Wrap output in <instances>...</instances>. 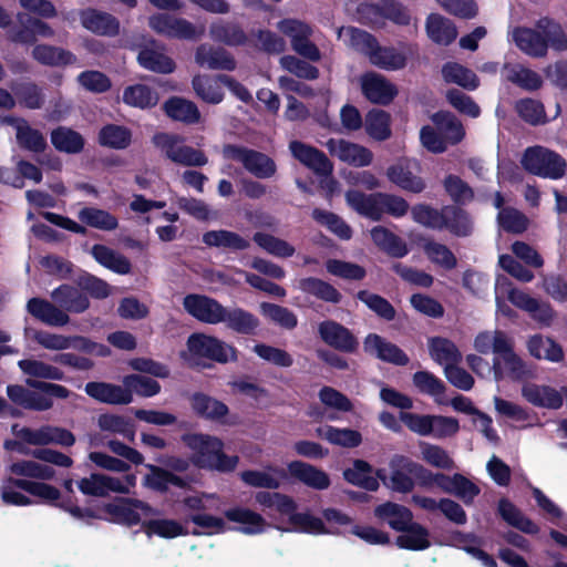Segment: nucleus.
<instances>
[{"instance_id": "f257e3e1", "label": "nucleus", "mask_w": 567, "mask_h": 567, "mask_svg": "<svg viewBox=\"0 0 567 567\" xmlns=\"http://www.w3.org/2000/svg\"><path fill=\"white\" fill-rule=\"evenodd\" d=\"M181 441L193 452V455L189 458L167 456L164 465L173 473L187 472L190 464L200 470L230 473L239 463L237 455H227L224 452V442L217 436L206 433H184Z\"/></svg>"}, {"instance_id": "f03ea898", "label": "nucleus", "mask_w": 567, "mask_h": 567, "mask_svg": "<svg viewBox=\"0 0 567 567\" xmlns=\"http://www.w3.org/2000/svg\"><path fill=\"white\" fill-rule=\"evenodd\" d=\"M414 223L433 230H446L457 238H466L474 233V219L462 206L444 205L435 208L430 204L420 203L411 207Z\"/></svg>"}, {"instance_id": "7ed1b4c3", "label": "nucleus", "mask_w": 567, "mask_h": 567, "mask_svg": "<svg viewBox=\"0 0 567 567\" xmlns=\"http://www.w3.org/2000/svg\"><path fill=\"white\" fill-rule=\"evenodd\" d=\"M516 47L532 58H544L548 48L556 51L567 50V34L556 20L543 17L535 28L517 27L513 31Z\"/></svg>"}, {"instance_id": "20e7f679", "label": "nucleus", "mask_w": 567, "mask_h": 567, "mask_svg": "<svg viewBox=\"0 0 567 567\" xmlns=\"http://www.w3.org/2000/svg\"><path fill=\"white\" fill-rule=\"evenodd\" d=\"M27 385L9 384L7 395L9 400L25 410L43 412L53 408V398L65 400L71 391L64 385L42 380L27 379Z\"/></svg>"}, {"instance_id": "39448f33", "label": "nucleus", "mask_w": 567, "mask_h": 567, "mask_svg": "<svg viewBox=\"0 0 567 567\" xmlns=\"http://www.w3.org/2000/svg\"><path fill=\"white\" fill-rule=\"evenodd\" d=\"M520 164L527 173L550 179L561 178L567 168V163L561 155L540 145L527 147Z\"/></svg>"}, {"instance_id": "423d86ee", "label": "nucleus", "mask_w": 567, "mask_h": 567, "mask_svg": "<svg viewBox=\"0 0 567 567\" xmlns=\"http://www.w3.org/2000/svg\"><path fill=\"white\" fill-rule=\"evenodd\" d=\"M225 159L241 163L244 168L257 178H270L277 172L275 161L267 154L237 144H225L221 150Z\"/></svg>"}, {"instance_id": "0eeeda50", "label": "nucleus", "mask_w": 567, "mask_h": 567, "mask_svg": "<svg viewBox=\"0 0 567 567\" xmlns=\"http://www.w3.org/2000/svg\"><path fill=\"white\" fill-rule=\"evenodd\" d=\"M187 348L193 357L208 359L220 364L238 360V350L215 336L193 333L188 337Z\"/></svg>"}, {"instance_id": "6e6552de", "label": "nucleus", "mask_w": 567, "mask_h": 567, "mask_svg": "<svg viewBox=\"0 0 567 567\" xmlns=\"http://www.w3.org/2000/svg\"><path fill=\"white\" fill-rule=\"evenodd\" d=\"M152 141L168 159L176 164L202 167L208 163V157L203 151L188 145H178L181 137L176 134L156 133Z\"/></svg>"}, {"instance_id": "1a4fd4ad", "label": "nucleus", "mask_w": 567, "mask_h": 567, "mask_svg": "<svg viewBox=\"0 0 567 567\" xmlns=\"http://www.w3.org/2000/svg\"><path fill=\"white\" fill-rule=\"evenodd\" d=\"M150 28L159 35L168 39L197 40L205 32L202 27L197 29L184 18H177L168 13H155L148 18Z\"/></svg>"}, {"instance_id": "9d476101", "label": "nucleus", "mask_w": 567, "mask_h": 567, "mask_svg": "<svg viewBox=\"0 0 567 567\" xmlns=\"http://www.w3.org/2000/svg\"><path fill=\"white\" fill-rule=\"evenodd\" d=\"M102 512L110 516V522L134 526L141 523V511L144 515L154 514L153 507L141 499L130 497H116L114 502L106 503L102 506Z\"/></svg>"}, {"instance_id": "9b49d317", "label": "nucleus", "mask_w": 567, "mask_h": 567, "mask_svg": "<svg viewBox=\"0 0 567 567\" xmlns=\"http://www.w3.org/2000/svg\"><path fill=\"white\" fill-rule=\"evenodd\" d=\"M412 465H415V461L404 455H395L390 461V475L385 474V470H378L377 475L388 488L396 493L408 494L415 487Z\"/></svg>"}, {"instance_id": "f8f14e48", "label": "nucleus", "mask_w": 567, "mask_h": 567, "mask_svg": "<svg viewBox=\"0 0 567 567\" xmlns=\"http://www.w3.org/2000/svg\"><path fill=\"white\" fill-rule=\"evenodd\" d=\"M183 307L189 316L206 324L221 323L226 308L217 299L200 293L186 295Z\"/></svg>"}, {"instance_id": "ddd939ff", "label": "nucleus", "mask_w": 567, "mask_h": 567, "mask_svg": "<svg viewBox=\"0 0 567 567\" xmlns=\"http://www.w3.org/2000/svg\"><path fill=\"white\" fill-rule=\"evenodd\" d=\"M32 496L39 497L47 504L68 512L76 519L102 518V516L96 514L93 509L78 506L72 496L61 499V492L59 488L48 483L38 482Z\"/></svg>"}, {"instance_id": "4468645a", "label": "nucleus", "mask_w": 567, "mask_h": 567, "mask_svg": "<svg viewBox=\"0 0 567 567\" xmlns=\"http://www.w3.org/2000/svg\"><path fill=\"white\" fill-rule=\"evenodd\" d=\"M320 339L330 348L344 352L353 353L358 350L359 341L352 331L338 321L328 319L318 326Z\"/></svg>"}, {"instance_id": "2eb2a0df", "label": "nucleus", "mask_w": 567, "mask_h": 567, "mask_svg": "<svg viewBox=\"0 0 567 567\" xmlns=\"http://www.w3.org/2000/svg\"><path fill=\"white\" fill-rule=\"evenodd\" d=\"M414 168H419L416 161L401 159L391 165L386 169L389 181L400 187L402 190L421 194L426 188L425 181L414 173Z\"/></svg>"}, {"instance_id": "dca6fc26", "label": "nucleus", "mask_w": 567, "mask_h": 567, "mask_svg": "<svg viewBox=\"0 0 567 567\" xmlns=\"http://www.w3.org/2000/svg\"><path fill=\"white\" fill-rule=\"evenodd\" d=\"M292 156L302 165L319 176H331L333 165L328 156L319 148L300 141H292L289 144Z\"/></svg>"}, {"instance_id": "f3484780", "label": "nucleus", "mask_w": 567, "mask_h": 567, "mask_svg": "<svg viewBox=\"0 0 567 567\" xmlns=\"http://www.w3.org/2000/svg\"><path fill=\"white\" fill-rule=\"evenodd\" d=\"M364 351L377 359L398 367L410 362L409 355L395 343L388 341L378 333H369L363 341Z\"/></svg>"}, {"instance_id": "a211bd4d", "label": "nucleus", "mask_w": 567, "mask_h": 567, "mask_svg": "<svg viewBox=\"0 0 567 567\" xmlns=\"http://www.w3.org/2000/svg\"><path fill=\"white\" fill-rule=\"evenodd\" d=\"M326 146L332 156L355 167L368 166L373 159L369 148L346 140L329 138Z\"/></svg>"}, {"instance_id": "6ab92c4d", "label": "nucleus", "mask_w": 567, "mask_h": 567, "mask_svg": "<svg viewBox=\"0 0 567 567\" xmlns=\"http://www.w3.org/2000/svg\"><path fill=\"white\" fill-rule=\"evenodd\" d=\"M148 473L143 477V486L161 494L168 492L171 486L187 489L190 486L189 477L179 476L167 468L154 464H145Z\"/></svg>"}, {"instance_id": "aec40b11", "label": "nucleus", "mask_w": 567, "mask_h": 567, "mask_svg": "<svg viewBox=\"0 0 567 567\" xmlns=\"http://www.w3.org/2000/svg\"><path fill=\"white\" fill-rule=\"evenodd\" d=\"M22 440L31 445L59 444L70 447L75 443L74 434L64 427L44 425L38 430L27 426L21 431Z\"/></svg>"}, {"instance_id": "412c9836", "label": "nucleus", "mask_w": 567, "mask_h": 567, "mask_svg": "<svg viewBox=\"0 0 567 567\" xmlns=\"http://www.w3.org/2000/svg\"><path fill=\"white\" fill-rule=\"evenodd\" d=\"M81 24L87 31L101 37H116L120 33V21L113 14L94 8H86L79 13Z\"/></svg>"}, {"instance_id": "4be33fe9", "label": "nucleus", "mask_w": 567, "mask_h": 567, "mask_svg": "<svg viewBox=\"0 0 567 567\" xmlns=\"http://www.w3.org/2000/svg\"><path fill=\"white\" fill-rule=\"evenodd\" d=\"M80 492L87 496L106 497L113 493H128V486L123 484L120 478L112 477L101 473H91L89 477H83L78 482Z\"/></svg>"}, {"instance_id": "5701e85b", "label": "nucleus", "mask_w": 567, "mask_h": 567, "mask_svg": "<svg viewBox=\"0 0 567 567\" xmlns=\"http://www.w3.org/2000/svg\"><path fill=\"white\" fill-rule=\"evenodd\" d=\"M189 403L193 412L198 417L220 424H230L226 420L229 408L223 401L203 392H195L190 395Z\"/></svg>"}, {"instance_id": "b1692460", "label": "nucleus", "mask_w": 567, "mask_h": 567, "mask_svg": "<svg viewBox=\"0 0 567 567\" xmlns=\"http://www.w3.org/2000/svg\"><path fill=\"white\" fill-rule=\"evenodd\" d=\"M362 94L371 103L388 105L398 94L396 86L384 76L377 73H368L362 76Z\"/></svg>"}, {"instance_id": "393cba45", "label": "nucleus", "mask_w": 567, "mask_h": 567, "mask_svg": "<svg viewBox=\"0 0 567 567\" xmlns=\"http://www.w3.org/2000/svg\"><path fill=\"white\" fill-rule=\"evenodd\" d=\"M84 391L90 398L104 404L127 405L133 402V396L125 390L124 384L91 381L85 384Z\"/></svg>"}, {"instance_id": "a878e982", "label": "nucleus", "mask_w": 567, "mask_h": 567, "mask_svg": "<svg viewBox=\"0 0 567 567\" xmlns=\"http://www.w3.org/2000/svg\"><path fill=\"white\" fill-rule=\"evenodd\" d=\"M195 62L209 70L234 71L237 66L235 58L226 49L207 43L197 47Z\"/></svg>"}, {"instance_id": "bb28decb", "label": "nucleus", "mask_w": 567, "mask_h": 567, "mask_svg": "<svg viewBox=\"0 0 567 567\" xmlns=\"http://www.w3.org/2000/svg\"><path fill=\"white\" fill-rule=\"evenodd\" d=\"M412 503L427 512H435L440 509L450 522L456 525H464L467 523V514L464 508L451 498H441L436 502L432 497L414 494L412 496Z\"/></svg>"}, {"instance_id": "cd10ccee", "label": "nucleus", "mask_w": 567, "mask_h": 567, "mask_svg": "<svg viewBox=\"0 0 567 567\" xmlns=\"http://www.w3.org/2000/svg\"><path fill=\"white\" fill-rule=\"evenodd\" d=\"M287 470L292 478L313 489L323 491L331 484L330 477L324 471L303 461H291L288 463Z\"/></svg>"}, {"instance_id": "c85d7f7f", "label": "nucleus", "mask_w": 567, "mask_h": 567, "mask_svg": "<svg viewBox=\"0 0 567 567\" xmlns=\"http://www.w3.org/2000/svg\"><path fill=\"white\" fill-rule=\"evenodd\" d=\"M287 470L292 478L313 489L323 491L331 484L330 477L324 471L303 461H291L288 463Z\"/></svg>"}, {"instance_id": "c756f323", "label": "nucleus", "mask_w": 567, "mask_h": 567, "mask_svg": "<svg viewBox=\"0 0 567 567\" xmlns=\"http://www.w3.org/2000/svg\"><path fill=\"white\" fill-rule=\"evenodd\" d=\"M348 205L359 215L379 221L382 218L381 193L365 194L358 189L346 193Z\"/></svg>"}, {"instance_id": "7c9ffc66", "label": "nucleus", "mask_w": 567, "mask_h": 567, "mask_svg": "<svg viewBox=\"0 0 567 567\" xmlns=\"http://www.w3.org/2000/svg\"><path fill=\"white\" fill-rule=\"evenodd\" d=\"M522 395L528 403L537 408L558 410L564 403L561 394L549 385L526 383L522 388Z\"/></svg>"}, {"instance_id": "2f4dec72", "label": "nucleus", "mask_w": 567, "mask_h": 567, "mask_svg": "<svg viewBox=\"0 0 567 567\" xmlns=\"http://www.w3.org/2000/svg\"><path fill=\"white\" fill-rule=\"evenodd\" d=\"M51 298L61 310L72 313H82L90 307L87 296L71 285H60L51 292Z\"/></svg>"}, {"instance_id": "473e14b6", "label": "nucleus", "mask_w": 567, "mask_h": 567, "mask_svg": "<svg viewBox=\"0 0 567 567\" xmlns=\"http://www.w3.org/2000/svg\"><path fill=\"white\" fill-rule=\"evenodd\" d=\"M221 323L233 332L243 336H255L260 326L257 316L240 307H226Z\"/></svg>"}, {"instance_id": "72a5a7b5", "label": "nucleus", "mask_w": 567, "mask_h": 567, "mask_svg": "<svg viewBox=\"0 0 567 567\" xmlns=\"http://www.w3.org/2000/svg\"><path fill=\"white\" fill-rule=\"evenodd\" d=\"M27 310L32 317L51 327H63L70 321L68 313L42 298H31Z\"/></svg>"}, {"instance_id": "f704fd0d", "label": "nucleus", "mask_w": 567, "mask_h": 567, "mask_svg": "<svg viewBox=\"0 0 567 567\" xmlns=\"http://www.w3.org/2000/svg\"><path fill=\"white\" fill-rule=\"evenodd\" d=\"M373 514L379 520L385 522L395 532L405 529L406 525L413 519V513L409 507L391 501L375 506Z\"/></svg>"}, {"instance_id": "c9c22d12", "label": "nucleus", "mask_w": 567, "mask_h": 567, "mask_svg": "<svg viewBox=\"0 0 567 567\" xmlns=\"http://www.w3.org/2000/svg\"><path fill=\"white\" fill-rule=\"evenodd\" d=\"M497 514L509 526L528 535L539 533V526L525 516L522 511L508 498L502 497L497 503Z\"/></svg>"}, {"instance_id": "e433bc0d", "label": "nucleus", "mask_w": 567, "mask_h": 567, "mask_svg": "<svg viewBox=\"0 0 567 567\" xmlns=\"http://www.w3.org/2000/svg\"><path fill=\"white\" fill-rule=\"evenodd\" d=\"M209 35L215 42L228 47H243L248 42V35L237 22L218 20L210 24Z\"/></svg>"}, {"instance_id": "4c0bfd02", "label": "nucleus", "mask_w": 567, "mask_h": 567, "mask_svg": "<svg viewBox=\"0 0 567 567\" xmlns=\"http://www.w3.org/2000/svg\"><path fill=\"white\" fill-rule=\"evenodd\" d=\"M400 533L401 535L395 538V545L401 549L422 551L431 547L429 529L413 519Z\"/></svg>"}, {"instance_id": "58836bf2", "label": "nucleus", "mask_w": 567, "mask_h": 567, "mask_svg": "<svg viewBox=\"0 0 567 567\" xmlns=\"http://www.w3.org/2000/svg\"><path fill=\"white\" fill-rule=\"evenodd\" d=\"M165 114L176 122H182L186 125L196 124L200 120V112L197 105L181 96H171L163 104Z\"/></svg>"}, {"instance_id": "ea45409f", "label": "nucleus", "mask_w": 567, "mask_h": 567, "mask_svg": "<svg viewBox=\"0 0 567 567\" xmlns=\"http://www.w3.org/2000/svg\"><path fill=\"white\" fill-rule=\"evenodd\" d=\"M425 30L427 37L439 45H450L457 37L454 22L439 13L427 16Z\"/></svg>"}, {"instance_id": "a19ab883", "label": "nucleus", "mask_w": 567, "mask_h": 567, "mask_svg": "<svg viewBox=\"0 0 567 567\" xmlns=\"http://www.w3.org/2000/svg\"><path fill=\"white\" fill-rule=\"evenodd\" d=\"M370 235L375 246L393 258H403L409 254L405 241L384 226H374Z\"/></svg>"}, {"instance_id": "79ce46f5", "label": "nucleus", "mask_w": 567, "mask_h": 567, "mask_svg": "<svg viewBox=\"0 0 567 567\" xmlns=\"http://www.w3.org/2000/svg\"><path fill=\"white\" fill-rule=\"evenodd\" d=\"M50 141L58 152L65 154H79L85 146V140L81 133L63 125L51 131Z\"/></svg>"}, {"instance_id": "37998d69", "label": "nucleus", "mask_w": 567, "mask_h": 567, "mask_svg": "<svg viewBox=\"0 0 567 567\" xmlns=\"http://www.w3.org/2000/svg\"><path fill=\"white\" fill-rule=\"evenodd\" d=\"M202 241L208 247L241 251L250 247V243L239 234L226 230H208L203 234Z\"/></svg>"}, {"instance_id": "c03bdc74", "label": "nucleus", "mask_w": 567, "mask_h": 567, "mask_svg": "<svg viewBox=\"0 0 567 567\" xmlns=\"http://www.w3.org/2000/svg\"><path fill=\"white\" fill-rule=\"evenodd\" d=\"M91 255L101 266L115 274L127 275L132 270L128 258L103 244L93 245Z\"/></svg>"}, {"instance_id": "a18cd8bd", "label": "nucleus", "mask_w": 567, "mask_h": 567, "mask_svg": "<svg viewBox=\"0 0 567 567\" xmlns=\"http://www.w3.org/2000/svg\"><path fill=\"white\" fill-rule=\"evenodd\" d=\"M91 255L101 266L115 274L127 275L132 270L128 258L103 244L93 245Z\"/></svg>"}, {"instance_id": "49530a36", "label": "nucleus", "mask_w": 567, "mask_h": 567, "mask_svg": "<svg viewBox=\"0 0 567 567\" xmlns=\"http://www.w3.org/2000/svg\"><path fill=\"white\" fill-rule=\"evenodd\" d=\"M372 473L373 467L370 463L364 460H354L353 466L343 471V478L354 486L375 492L380 486V478L378 475L373 476Z\"/></svg>"}, {"instance_id": "de8ad7c7", "label": "nucleus", "mask_w": 567, "mask_h": 567, "mask_svg": "<svg viewBox=\"0 0 567 567\" xmlns=\"http://www.w3.org/2000/svg\"><path fill=\"white\" fill-rule=\"evenodd\" d=\"M495 354L502 358L508 375L513 380H522L527 377L528 370L526 364L524 360L515 352L512 339H498L495 344Z\"/></svg>"}, {"instance_id": "09e8293b", "label": "nucleus", "mask_w": 567, "mask_h": 567, "mask_svg": "<svg viewBox=\"0 0 567 567\" xmlns=\"http://www.w3.org/2000/svg\"><path fill=\"white\" fill-rule=\"evenodd\" d=\"M297 287L303 293L313 296L324 302L337 305L342 300L341 292L334 286L316 277L301 278Z\"/></svg>"}, {"instance_id": "8fccbe9b", "label": "nucleus", "mask_w": 567, "mask_h": 567, "mask_svg": "<svg viewBox=\"0 0 567 567\" xmlns=\"http://www.w3.org/2000/svg\"><path fill=\"white\" fill-rule=\"evenodd\" d=\"M432 121L442 133L447 145H457L465 137L462 122L449 111H437L432 115Z\"/></svg>"}, {"instance_id": "3c124183", "label": "nucleus", "mask_w": 567, "mask_h": 567, "mask_svg": "<svg viewBox=\"0 0 567 567\" xmlns=\"http://www.w3.org/2000/svg\"><path fill=\"white\" fill-rule=\"evenodd\" d=\"M137 62L143 69L159 74H169L176 69V64L171 56L147 45L140 49Z\"/></svg>"}, {"instance_id": "603ef678", "label": "nucleus", "mask_w": 567, "mask_h": 567, "mask_svg": "<svg viewBox=\"0 0 567 567\" xmlns=\"http://www.w3.org/2000/svg\"><path fill=\"white\" fill-rule=\"evenodd\" d=\"M32 56L47 66H65L76 61V56L71 51L50 44H37L32 50Z\"/></svg>"}, {"instance_id": "864d4df0", "label": "nucleus", "mask_w": 567, "mask_h": 567, "mask_svg": "<svg viewBox=\"0 0 567 567\" xmlns=\"http://www.w3.org/2000/svg\"><path fill=\"white\" fill-rule=\"evenodd\" d=\"M369 61L379 69L398 71L406 66L408 58L394 47H382L378 43L377 48L371 52Z\"/></svg>"}, {"instance_id": "5fc2aeb1", "label": "nucleus", "mask_w": 567, "mask_h": 567, "mask_svg": "<svg viewBox=\"0 0 567 567\" xmlns=\"http://www.w3.org/2000/svg\"><path fill=\"white\" fill-rule=\"evenodd\" d=\"M224 514L228 520L241 524L243 526L238 527L237 530L247 535L261 533L266 524L260 514L249 508L234 507L225 511Z\"/></svg>"}, {"instance_id": "6e6d98bb", "label": "nucleus", "mask_w": 567, "mask_h": 567, "mask_svg": "<svg viewBox=\"0 0 567 567\" xmlns=\"http://www.w3.org/2000/svg\"><path fill=\"white\" fill-rule=\"evenodd\" d=\"M442 76L446 83L456 84L467 91H474L480 86V79L476 73L457 62L444 63Z\"/></svg>"}, {"instance_id": "4d7b16f0", "label": "nucleus", "mask_w": 567, "mask_h": 567, "mask_svg": "<svg viewBox=\"0 0 567 567\" xmlns=\"http://www.w3.org/2000/svg\"><path fill=\"white\" fill-rule=\"evenodd\" d=\"M431 358L441 365L458 364L462 361V353L456 344L444 337H432L429 340Z\"/></svg>"}, {"instance_id": "13d9d810", "label": "nucleus", "mask_w": 567, "mask_h": 567, "mask_svg": "<svg viewBox=\"0 0 567 567\" xmlns=\"http://www.w3.org/2000/svg\"><path fill=\"white\" fill-rule=\"evenodd\" d=\"M122 100L128 106L146 110L157 104L158 94L148 85L137 83L124 89Z\"/></svg>"}, {"instance_id": "bf43d9fd", "label": "nucleus", "mask_w": 567, "mask_h": 567, "mask_svg": "<svg viewBox=\"0 0 567 567\" xmlns=\"http://www.w3.org/2000/svg\"><path fill=\"white\" fill-rule=\"evenodd\" d=\"M506 80L525 91H537L543 85L542 76L534 70L520 64H505Z\"/></svg>"}, {"instance_id": "052dcab7", "label": "nucleus", "mask_w": 567, "mask_h": 567, "mask_svg": "<svg viewBox=\"0 0 567 567\" xmlns=\"http://www.w3.org/2000/svg\"><path fill=\"white\" fill-rule=\"evenodd\" d=\"M317 435L327 440L333 445L353 449L362 443V435L359 431L352 429H339L332 425L318 427Z\"/></svg>"}, {"instance_id": "680f3d73", "label": "nucleus", "mask_w": 567, "mask_h": 567, "mask_svg": "<svg viewBox=\"0 0 567 567\" xmlns=\"http://www.w3.org/2000/svg\"><path fill=\"white\" fill-rule=\"evenodd\" d=\"M97 141L101 146L124 150L131 144L132 133L126 126L106 124L100 130Z\"/></svg>"}, {"instance_id": "e2e57ef3", "label": "nucleus", "mask_w": 567, "mask_h": 567, "mask_svg": "<svg viewBox=\"0 0 567 567\" xmlns=\"http://www.w3.org/2000/svg\"><path fill=\"white\" fill-rule=\"evenodd\" d=\"M19 104L29 110H39L44 105L45 96L41 86L32 81H23L12 86Z\"/></svg>"}, {"instance_id": "0e129e2a", "label": "nucleus", "mask_w": 567, "mask_h": 567, "mask_svg": "<svg viewBox=\"0 0 567 567\" xmlns=\"http://www.w3.org/2000/svg\"><path fill=\"white\" fill-rule=\"evenodd\" d=\"M78 218L86 226L105 231H112L118 227L117 218L101 208L84 207L79 212Z\"/></svg>"}, {"instance_id": "69168bd1", "label": "nucleus", "mask_w": 567, "mask_h": 567, "mask_svg": "<svg viewBox=\"0 0 567 567\" xmlns=\"http://www.w3.org/2000/svg\"><path fill=\"white\" fill-rule=\"evenodd\" d=\"M391 117L383 110L373 109L365 115V131L369 136L377 141H385L391 136Z\"/></svg>"}, {"instance_id": "338daca9", "label": "nucleus", "mask_w": 567, "mask_h": 567, "mask_svg": "<svg viewBox=\"0 0 567 567\" xmlns=\"http://www.w3.org/2000/svg\"><path fill=\"white\" fill-rule=\"evenodd\" d=\"M443 187L452 199V205L463 206L474 199L473 188L457 175H446L443 181Z\"/></svg>"}, {"instance_id": "774afa93", "label": "nucleus", "mask_w": 567, "mask_h": 567, "mask_svg": "<svg viewBox=\"0 0 567 567\" xmlns=\"http://www.w3.org/2000/svg\"><path fill=\"white\" fill-rule=\"evenodd\" d=\"M355 298L363 302L379 318L385 321H392L395 319L396 310L384 297L370 292L369 290H359Z\"/></svg>"}]
</instances>
